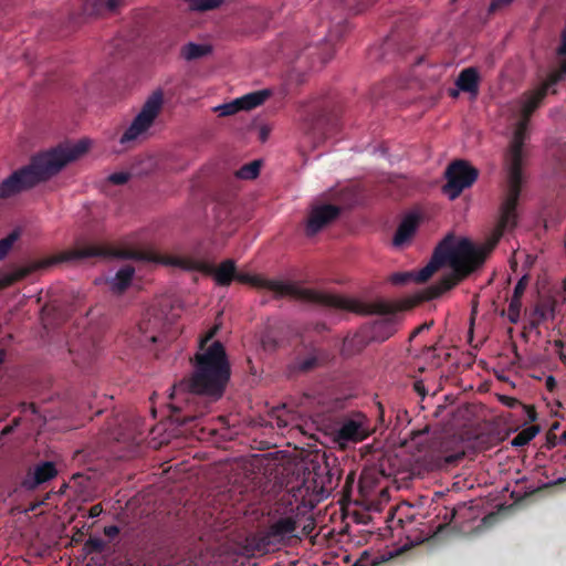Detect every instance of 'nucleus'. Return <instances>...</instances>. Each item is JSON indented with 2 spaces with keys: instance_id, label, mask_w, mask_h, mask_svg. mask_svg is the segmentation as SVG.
<instances>
[{
  "instance_id": "de8ad7c7",
  "label": "nucleus",
  "mask_w": 566,
  "mask_h": 566,
  "mask_svg": "<svg viewBox=\"0 0 566 566\" xmlns=\"http://www.w3.org/2000/svg\"><path fill=\"white\" fill-rule=\"evenodd\" d=\"M103 512V506L101 504H95L93 506H91L90 511H88V517H97L102 514Z\"/></svg>"
},
{
  "instance_id": "ea45409f",
  "label": "nucleus",
  "mask_w": 566,
  "mask_h": 566,
  "mask_svg": "<svg viewBox=\"0 0 566 566\" xmlns=\"http://www.w3.org/2000/svg\"><path fill=\"white\" fill-rule=\"evenodd\" d=\"M527 284H528V276L527 275H523L516 283L515 287H514V291H513V296H517V297H523L524 295V292L527 287Z\"/></svg>"
},
{
  "instance_id": "8fccbe9b",
  "label": "nucleus",
  "mask_w": 566,
  "mask_h": 566,
  "mask_svg": "<svg viewBox=\"0 0 566 566\" xmlns=\"http://www.w3.org/2000/svg\"><path fill=\"white\" fill-rule=\"evenodd\" d=\"M314 528H315L314 521H313V520H311L307 524H305V525L303 526V528H302V534H303L304 536H308V535L313 532V530H314Z\"/></svg>"
},
{
  "instance_id": "a19ab883",
  "label": "nucleus",
  "mask_w": 566,
  "mask_h": 566,
  "mask_svg": "<svg viewBox=\"0 0 566 566\" xmlns=\"http://www.w3.org/2000/svg\"><path fill=\"white\" fill-rule=\"evenodd\" d=\"M129 174L120 171V172H114L108 176V181L114 185H124L128 181Z\"/></svg>"
},
{
  "instance_id": "c85d7f7f",
  "label": "nucleus",
  "mask_w": 566,
  "mask_h": 566,
  "mask_svg": "<svg viewBox=\"0 0 566 566\" xmlns=\"http://www.w3.org/2000/svg\"><path fill=\"white\" fill-rule=\"evenodd\" d=\"M260 168H261L260 161L253 160L249 164L243 165L239 170H237L235 176L239 179L252 180L259 176Z\"/></svg>"
},
{
  "instance_id": "5701e85b",
  "label": "nucleus",
  "mask_w": 566,
  "mask_h": 566,
  "mask_svg": "<svg viewBox=\"0 0 566 566\" xmlns=\"http://www.w3.org/2000/svg\"><path fill=\"white\" fill-rule=\"evenodd\" d=\"M123 3L124 0H87L83 10L87 15H103L116 11Z\"/></svg>"
},
{
  "instance_id": "b1692460",
  "label": "nucleus",
  "mask_w": 566,
  "mask_h": 566,
  "mask_svg": "<svg viewBox=\"0 0 566 566\" xmlns=\"http://www.w3.org/2000/svg\"><path fill=\"white\" fill-rule=\"evenodd\" d=\"M135 269L130 265H125L119 269L115 277L111 282V289L117 294H122L130 285Z\"/></svg>"
},
{
  "instance_id": "e433bc0d",
  "label": "nucleus",
  "mask_w": 566,
  "mask_h": 566,
  "mask_svg": "<svg viewBox=\"0 0 566 566\" xmlns=\"http://www.w3.org/2000/svg\"><path fill=\"white\" fill-rule=\"evenodd\" d=\"M515 0H492L488 12L489 14H494L501 10L509 8Z\"/></svg>"
},
{
  "instance_id": "4be33fe9",
  "label": "nucleus",
  "mask_w": 566,
  "mask_h": 566,
  "mask_svg": "<svg viewBox=\"0 0 566 566\" xmlns=\"http://www.w3.org/2000/svg\"><path fill=\"white\" fill-rule=\"evenodd\" d=\"M480 76L475 67H467L460 72L455 85L462 92L476 96L479 93Z\"/></svg>"
},
{
  "instance_id": "49530a36",
  "label": "nucleus",
  "mask_w": 566,
  "mask_h": 566,
  "mask_svg": "<svg viewBox=\"0 0 566 566\" xmlns=\"http://www.w3.org/2000/svg\"><path fill=\"white\" fill-rule=\"evenodd\" d=\"M526 411V416L530 422H534L537 419V412L533 406H523Z\"/></svg>"
},
{
  "instance_id": "603ef678",
  "label": "nucleus",
  "mask_w": 566,
  "mask_h": 566,
  "mask_svg": "<svg viewBox=\"0 0 566 566\" xmlns=\"http://www.w3.org/2000/svg\"><path fill=\"white\" fill-rule=\"evenodd\" d=\"M506 405L511 408L515 407L516 405H520V401L515 398H509L506 397Z\"/></svg>"
},
{
  "instance_id": "c756f323",
  "label": "nucleus",
  "mask_w": 566,
  "mask_h": 566,
  "mask_svg": "<svg viewBox=\"0 0 566 566\" xmlns=\"http://www.w3.org/2000/svg\"><path fill=\"white\" fill-rule=\"evenodd\" d=\"M548 315H551L552 318H554L555 315L554 305L548 302L537 303L530 314V316L539 319L542 323L547 319Z\"/></svg>"
},
{
  "instance_id": "6ab92c4d",
  "label": "nucleus",
  "mask_w": 566,
  "mask_h": 566,
  "mask_svg": "<svg viewBox=\"0 0 566 566\" xmlns=\"http://www.w3.org/2000/svg\"><path fill=\"white\" fill-rule=\"evenodd\" d=\"M419 218L416 214H408L399 223L392 243L395 247H401L408 242L417 231Z\"/></svg>"
},
{
  "instance_id": "37998d69",
  "label": "nucleus",
  "mask_w": 566,
  "mask_h": 566,
  "mask_svg": "<svg viewBox=\"0 0 566 566\" xmlns=\"http://www.w3.org/2000/svg\"><path fill=\"white\" fill-rule=\"evenodd\" d=\"M432 325H433V322H430V323L426 322V323L421 324L420 326H418L417 328H415L412 331V333L410 334L409 339L411 340L412 338H415L417 335H419L423 331L430 329Z\"/></svg>"
},
{
  "instance_id": "58836bf2",
  "label": "nucleus",
  "mask_w": 566,
  "mask_h": 566,
  "mask_svg": "<svg viewBox=\"0 0 566 566\" xmlns=\"http://www.w3.org/2000/svg\"><path fill=\"white\" fill-rule=\"evenodd\" d=\"M313 475H314L313 472H311V471L307 472V478L304 479L302 488L298 489L300 493H301L302 489H305V494L310 493L311 491L312 492L316 491L317 485H316V482L314 481Z\"/></svg>"
},
{
  "instance_id": "f704fd0d",
  "label": "nucleus",
  "mask_w": 566,
  "mask_h": 566,
  "mask_svg": "<svg viewBox=\"0 0 566 566\" xmlns=\"http://www.w3.org/2000/svg\"><path fill=\"white\" fill-rule=\"evenodd\" d=\"M84 548L87 554L102 553L105 548V542L99 537H90L86 541Z\"/></svg>"
},
{
  "instance_id": "864d4df0",
  "label": "nucleus",
  "mask_w": 566,
  "mask_h": 566,
  "mask_svg": "<svg viewBox=\"0 0 566 566\" xmlns=\"http://www.w3.org/2000/svg\"><path fill=\"white\" fill-rule=\"evenodd\" d=\"M353 566H369V565L366 559L359 558Z\"/></svg>"
},
{
  "instance_id": "4d7b16f0",
  "label": "nucleus",
  "mask_w": 566,
  "mask_h": 566,
  "mask_svg": "<svg viewBox=\"0 0 566 566\" xmlns=\"http://www.w3.org/2000/svg\"><path fill=\"white\" fill-rule=\"evenodd\" d=\"M559 70L562 71V73L566 76V60H564L560 65H559Z\"/></svg>"
},
{
  "instance_id": "4c0bfd02",
  "label": "nucleus",
  "mask_w": 566,
  "mask_h": 566,
  "mask_svg": "<svg viewBox=\"0 0 566 566\" xmlns=\"http://www.w3.org/2000/svg\"><path fill=\"white\" fill-rule=\"evenodd\" d=\"M565 75L562 73V71L558 69L557 71L551 73L542 88H545L546 92L551 86L556 85Z\"/></svg>"
},
{
  "instance_id": "7c9ffc66",
  "label": "nucleus",
  "mask_w": 566,
  "mask_h": 566,
  "mask_svg": "<svg viewBox=\"0 0 566 566\" xmlns=\"http://www.w3.org/2000/svg\"><path fill=\"white\" fill-rule=\"evenodd\" d=\"M522 308V297L513 296L511 297L509 310H507V318L512 324H517L521 316Z\"/></svg>"
},
{
  "instance_id": "f3484780",
  "label": "nucleus",
  "mask_w": 566,
  "mask_h": 566,
  "mask_svg": "<svg viewBox=\"0 0 566 566\" xmlns=\"http://www.w3.org/2000/svg\"><path fill=\"white\" fill-rule=\"evenodd\" d=\"M165 327L163 317L147 313L138 323V331L142 335L140 343H157Z\"/></svg>"
},
{
  "instance_id": "7ed1b4c3",
  "label": "nucleus",
  "mask_w": 566,
  "mask_h": 566,
  "mask_svg": "<svg viewBox=\"0 0 566 566\" xmlns=\"http://www.w3.org/2000/svg\"><path fill=\"white\" fill-rule=\"evenodd\" d=\"M88 147L90 142L81 139L72 146L60 145L33 156L29 165L15 170L0 184V199L10 198L48 180L84 155Z\"/></svg>"
},
{
  "instance_id": "2f4dec72",
  "label": "nucleus",
  "mask_w": 566,
  "mask_h": 566,
  "mask_svg": "<svg viewBox=\"0 0 566 566\" xmlns=\"http://www.w3.org/2000/svg\"><path fill=\"white\" fill-rule=\"evenodd\" d=\"M273 413L275 416L276 424L279 428H286L292 424L294 416L289 410H286L285 406L276 408Z\"/></svg>"
},
{
  "instance_id": "a18cd8bd",
  "label": "nucleus",
  "mask_w": 566,
  "mask_h": 566,
  "mask_svg": "<svg viewBox=\"0 0 566 566\" xmlns=\"http://www.w3.org/2000/svg\"><path fill=\"white\" fill-rule=\"evenodd\" d=\"M104 534L108 538H114L119 534V527L116 525H108L104 527Z\"/></svg>"
},
{
  "instance_id": "0eeeda50",
  "label": "nucleus",
  "mask_w": 566,
  "mask_h": 566,
  "mask_svg": "<svg viewBox=\"0 0 566 566\" xmlns=\"http://www.w3.org/2000/svg\"><path fill=\"white\" fill-rule=\"evenodd\" d=\"M91 258H99V244L88 243L76 247L74 249L63 251L54 256L38 261L31 268H18L11 272H7L0 276V290L11 286L15 282L25 279L32 271L39 269H46L57 263L69 262L74 260H83Z\"/></svg>"
},
{
  "instance_id": "412c9836",
  "label": "nucleus",
  "mask_w": 566,
  "mask_h": 566,
  "mask_svg": "<svg viewBox=\"0 0 566 566\" xmlns=\"http://www.w3.org/2000/svg\"><path fill=\"white\" fill-rule=\"evenodd\" d=\"M338 438L344 441H361L368 436V429L363 422L355 419H348L338 429Z\"/></svg>"
},
{
  "instance_id": "6e6552de",
  "label": "nucleus",
  "mask_w": 566,
  "mask_h": 566,
  "mask_svg": "<svg viewBox=\"0 0 566 566\" xmlns=\"http://www.w3.org/2000/svg\"><path fill=\"white\" fill-rule=\"evenodd\" d=\"M234 280L249 284L256 289H264L274 293L275 297L290 296L295 300L316 304L319 292L311 289H304L296 283L284 282L280 280H270L260 275L249 273H238L235 271Z\"/></svg>"
},
{
  "instance_id": "5fc2aeb1",
  "label": "nucleus",
  "mask_w": 566,
  "mask_h": 566,
  "mask_svg": "<svg viewBox=\"0 0 566 566\" xmlns=\"http://www.w3.org/2000/svg\"><path fill=\"white\" fill-rule=\"evenodd\" d=\"M83 479H84V474H82V473H74L72 475L73 481L83 480Z\"/></svg>"
},
{
  "instance_id": "a878e982",
  "label": "nucleus",
  "mask_w": 566,
  "mask_h": 566,
  "mask_svg": "<svg viewBox=\"0 0 566 566\" xmlns=\"http://www.w3.org/2000/svg\"><path fill=\"white\" fill-rule=\"evenodd\" d=\"M209 52V45L190 42L182 46L181 56L187 61H192L207 55Z\"/></svg>"
},
{
  "instance_id": "f03ea898",
  "label": "nucleus",
  "mask_w": 566,
  "mask_h": 566,
  "mask_svg": "<svg viewBox=\"0 0 566 566\" xmlns=\"http://www.w3.org/2000/svg\"><path fill=\"white\" fill-rule=\"evenodd\" d=\"M195 370L192 375L174 385L171 398L182 395L185 407L171 405L176 420L188 424L207 412L206 398L212 401L222 397L230 380L231 367L221 342L214 340L207 349L195 355Z\"/></svg>"
},
{
  "instance_id": "680f3d73",
  "label": "nucleus",
  "mask_w": 566,
  "mask_h": 566,
  "mask_svg": "<svg viewBox=\"0 0 566 566\" xmlns=\"http://www.w3.org/2000/svg\"><path fill=\"white\" fill-rule=\"evenodd\" d=\"M554 346H555V347H558V348H562V347H563V340H560V339H556V340L554 342Z\"/></svg>"
},
{
  "instance_id": "a211bd4d",
  "label": "nucleus",
  "mask_w": 566,
  "mask_h": 566,
  "mask_svg": "<svg viewBox=\"0 0 566 566\" xmlns=\"http://www.w3.org/2000/svg\"><path fill=\"white\" fill-rule=\"evenodd\" d=\"M450 442H444L437 454L433 455V465L437 469H449L457 465L463 458L464 451L462 449L451 450Z\"/></svg>"
},
{
  "instance_id": "20e7f679",
  "label": "nucleus",
  "mask_w": 566,
  "mask_h": 566,
  "mask_svg": "<svg viewBox=\"0 0 566 566\" xmlns=\"http://www.w3.org/2000/svg\"><path fill=\"white\" fill-rule=\"evenodd\" d=\"M546 96V90L541 88L531 94L522 106V118L518 120L513 137L505 153L506 188L502 201L504 205V219H507L512 211H516L522 184H523V160L524 144L527 138V126L530 116L541 105Z\"/></svg>"
},
{
  "instance_id": "423d86ee",
  "label": "nucleus",
  "mask_w": 566,
  "mask_h": 566,
  "mask_svg": "<svg viewBox=\"0 0 566 566\" xmlns=\"http://www.w3.org/2000/svg\"><path fill=\"white\" fill-rule=\"evenodd\" d=\"M348 23L343 21L335 25L333 30L329 31L328 38L324 40V43L318 44H305L301 46L300 43H296L294 40L285 39L281 51L287 56L291 61H300L303 57L310 60V66L314 67L316 62L321 64L327 63L334 54L333 42L335 40H339L343 34L346 32Z\"/></svg>"
},
{
  "instance_id": "aec40b11",
  "label": "nucleus",
  "mask_w": 566,
  "mask_h": 566,
  "mask_svg": "<svg viewBox=\"0 0 566 566\" xmlns=\"http://www.w3.org/2000/svg\"><path fill=\"white\" fill-rule=\"evenodd\" d=\"M296 528L297 522L294 516L281 517L269 527L268 536L271 542H280L286 536L292 535Z\"/></svg>"
},
{
  "instance_id": "f8f14e48",
  "label": "nucleus",
  "mask_w": 566,
  "mask_h": 566,
  "mask_svg": "<svg viewBox=\"0 0 566 566\" xmlns=\"http://www.w3.org/2000/svg\"><path fill=\"white\" fill-rule=\"evenodd\" d=\"M57 474L59 471L54 462L40 461L28 468L20 481V488L27 492H34L55 479Z\"/></svg>"
},
{
  "instance_id": "6e6d98bb",
  "label": "nucleus",
  "mask_w": 566,
  "mask_h": 566,
  "mask_svg": "<svg viewBox=\"0 0 566 566\" xmlns=\"http://www.w3.org/2000/svg\"><path fill=\"white\" fill-rule=\"evenodd\" d=\"M7 353L3 349H0V366L4 363Z\"/></svg>"
},
{
  "instance_id": "ddd939ff",
  "label": "nucleus",
  "mask_w": 566,
  "mask_h": 566,
  "mask_svg": "<svg viewBox=\"0 0 566 566\" xmlns=\"http://www.w3.org/2000/svg\"><path fill=\"white\" fill-rule=\"evenodd\" d=\"M336 126L334 117L329 116L324 109L310 115L304 123L305 137L312 143V147H317Z\"/></svg>"
},
{
  "instance_id": "79ce46f5",
  "label": "nucleus",
  "mask_w": 566,
  "mask_h": 566,
  "mask_svg": "<svg viewBox=\"0 0 566 566\" xmlns=\"http://www.w3.org/2000/svg\"><path fill=\"white\" fill-rule=\"evenodd\" d=\"M216 333H217V327H213L203 337L200 338L199 350L207 349V347H208L207 344L214 337Z\"/></svg>"
},
{
  "instance_id": "c9c22d12",
  "label": "nucleus",
  "mask_w": 566,
  "mask_h": 566,
  "mask_svg": "<svg viewBox=\"0 0 566 566\" xmlns=\"http://www.w3.org/2000/svg\"><path fill=\"white\" fill-rule=\"evenodd\" d=\"M413 272H397L390 275L389 281L394 285H405L413 281Z\"/></svg>"
},
{
  "instance_id": "72a5a7b5",
  "label": "nucleus",
  "mask_w": 566,
  "mask_h": 566,
  "mask_svg": "<svg viewBox=\"0 0 566 566\" xmlns=\"http://www.w3.org/2000/svg\"><path fill=\"white\" fill-rule=\"evenodd\" d=\"M214 111L218 112L220 116H230L241 111V108L238 98H235L230 103H226L216 107Z\"/></svg>"
},
{
  "instance_id": "c03bdc74",
  "label": "nucleus",
  "mask_w": 566,
  "mask_h": 566,
  "mask_svg": "<svg viewBox=\"0 0 566 566\" xmlns=\"http://www.w3.org/2000/svg\"><path fill=\"white\" fill-rule=\"evenodd\" d=\"M413 390L421 397L424 398L427 396V390L422 380H416L413 382Z\"/></svg>"
},
{
  "instance_id": "2eb2a0df",
  "label": "nucleus",
  "mask_w": 566,
  "mask_h": 566,
  "mask_svg": "<svg viewBox=\"0 0 566 566\" xmlns=\"http://www.w3.org/2000/svg\"><path fill=\"white\" fill-rule=\"evenodd\" d=\"M340 208L336 205L313 206L305 224V233L313 237L336 220L340 214Z\"/></svg>"
},
{
  "instance_id": "393cba45",
  "label": "nucleus",
  "mask_w": 566,
  "mask_h": 566,
  "mask_svg": "<svg viewBox=\"0 0 566 566\" xmlns=\"http://www.w3.org/2000/svg\"><path fill=\"white\" fill-rule=\"evenodd\" d=\"M270 96V91L261 90L248 93L241 97H238V102L241 111H251L262 105Z\"/></svg>"
},
{
  "instance_id": "3c124183",
  "label": "nucleus",
  "mask_w": 566,
  "mask_h": 566,
  "mask_svg": "<svg viewBox=\"0 0 566 566\" xmlns=\"http://www.w3.org/2000/svg\"><path fill=\"white\" fill-rule=\"evenodd\" d=\"M15 424H17V422L14 424H12V426H6L1 430L0 436H8V434H10L13 431Z\"/></svg>"
},
{
  "instance_id": "1a4fd4ad",
  "label": "nucleus",
  "mask_w": 566,
  "mask_h": 566,
  "mask_svg": "<svg viewBox=\"0 0 566 566\" xmlns=\"http://www.w3.org/2000/svg\"><path fill=\"white\" fill-rule=\"evenodd\" d=\"M164 105V95L161 91H155L145 101L139 113L135 116L132 124L125 129L119 138V144L125 148L132 147L147 130L153 126L155 119L160 114Z\"/></svg>"
},
{
  "instance_id": "09e8293b",
  "label": "nucleus",
  "mask_w": 566,
  "mask_h": 566,
  "mask_svg": "<svg viewBox=\"0 0 566 566\" xmlns=\"http://www.w3.org/2000/svg\"><path fill=\"white\" fill-rule=\"evenodd\" d=\"M541 324H542V322L539 319H537L533 316H530L528 325L525 326L524 329H530V331L537 329Z\"/></svg>"
},
{
  "instance_id": "39448f33",
  "label": "nucleus",
  "mask_w": 566,
  "mask_h": 566,
  "mask_svg": "<svg viewBox=\"0 0 566 566\" xmlns=\"http://www.w3.org/2000/svg\"><path fill=\"white\" fill-rule=\"evenodd\" d=\"M316 304L361 315H380L381 317L373 324V338L378 342L388 339L397 331L398 308L386 301L365 303L355 298L319 292Z\"/></svg>"
},
{
  "instance_id": "e2e57ef3",
  "label": "nucleus",
  "mask_w": 566,
  "mask_h": 566,
  "mask_svg": "<svg viewBox=\"0 0 566 566\" xmlns=\"http://www.w3.org/2000/svg\"><path fill=\"white\" fill-rule=\"evenodd\" d=\"M449 94L451 97H458V95H459L458 91H455V90H451Z\"/></svg>"
},
{
  "instance_id": "cd10ccee",
  "label": "nucleus",
  "mask_w": 566,
  "mask_h": 566,
  "mask_svg": "<svg viewBox=\"0 0 566 566\" xmlns=\"http://www.w3.org/2000/svg\"><path fill=\"white\" fill-rule=\"evenodd\" d=\"M223 0H186L188 9L197 12H206L220 7Z\"/></svg>"
},
{
  "instance_id": "dca6fc26",
  "label": "nucleus",
  "mask_w": 566,
  "mask_h": 566,
  "mask_svg": "<svg viewBox=\"0 0 566 566\" xmlns=\"http://www.w3.org/2000/svg\"><path fill=\"white\" fill-rule=\"evenodd\" d=\"M69 352L73 356L74 364L85 368L96 357L98 347L95 340L85 334L78 340L69 344Z\"/></svg>"
},
{
  "instance_id": "4468645a",
  "label": "nucleus",
  "mask_w": 566,
  "mask_h": 566,
  "mask_svg": "<svg viewBox=\"0 0 566 566\" xmlns=\"http://www.w3.org/2000/svg\"><path fill=\"white\" fill-rule=\"evenodd\" d=\"M329 359L327 350L317 346H307L300 352L290 365V371L307 374L322 366Z\"/></svg>"
},
{
  "instance_id": "bf43d9fd",
  "label": "nucleus",
  "mask_w": 566,
  "mask_h": 566,
  "mask_svg": "<svg viewBox=\"0 0 566 566\" xmlns=\"http://www.w3.org/2000/svg\"><path fill=\"white\" fill-rule=\"evenodd\" d=\"M559 443L566 444V430L559 437Z\"/></svg>"
},
{
  "instance_id": "9b49d317",
  "label": "nucleus",
  "mask_w": 566,
  "mask_h": 566,
  "mask_svg": "<svg viewBox=\"0 0 566 566\" xmlns=\"http://www.w3.org/2000/svg\"><path fill=\"white\" fill-rule=\"evenodd\" d=\"M446 185L442 192L450 199H457L461 192L471 187L479 177V170L471 166L469 161L457 159L452 161L446 169Z\"/></svg>"
},
{
  "instance_id": "13d9d810",
  "label": "nucleus",
  "mask_w": 566,
  "mask_h": 566,
  "mask_svg": "<svg viewBox=\"0 0 566 566\" xmlns=\"http://www.w3.org/2000/svg\"><path fill=\"white\" fill-rule=\"evenodd\" d=\"M69 488V484L67 483H63L59 490V494H64L66 489Z\"/></svg>"
},
{
  "instance_id": "0e129e2a",
  "label": "nucleus",
  "mask_w": 566,
  "mask_h": 566,
  "mask_svg": "<svg viewBox=\"0 0 566 566\" xmlns=\"http://www.w3.org/2000/svg\"><path fill=\"white\" fill-rule=\"evenodd\" d=\"M266 136H268V133L264 129H262L261 130V138L264 140L266 138Z\"/></svg>"
},
{
  "instance_id": "473e14b6",
  "label": "nucleus",
  "mask_w": 566,
  "mask_h": 566,
  "mask_svg": "<svg viewBox=\"0 0 566 566\" xmlns=\"http://www.w3.org/2000/svg\"><path fill=\"white\" fill-rule=\"evenodd\" d=\"M20 233L14 230L9 233L6 238L0 240V261L7 256L9 251L12 249L14 242L18 240Z\"/></svg>"
},
{
  "instance_id": "052dcab7",
  "label": "nucleus",
  "mask_w": 566,
  "mask_h": 566,
  "mask_svg": "<svg viewBox=\"0 0 566 566\" xmlns=\"http://www.w3.org/2000/svg\"><path fill=\"white\" fill-rule=\"evenodd\" d=\"M555 384V380L553 377H548L546 380V385L548 388H551Z\"/></svg>"
},
{
  "instance_id": "bb28decb",
  "label": "nucleus",
  "mask_w": 566,
  "mask_h": 566,
  "mask_svg": "<svg viewBox=\"0 0 566 566\" xmlns=\"http://www.w3.org/2000/svg\"><path fill=\"white\" fill-rule=\"evenodd\" d=\"M539 432L538 426H530L520 431L511 441L513 447L520 448L528 444Z\"/></svg>"
},
{
  "instance_id": "f257e3e1",
  "label": "nucleus",
  "mask_w": 566,
  "mask_h": 566,
  "mask_svg": "<svg viewBox=\"0 0 566 566\" xmlns=\"http://www.w3.org/2000/svg\"><path fill=\"white\" fill-rule=\"evenodd\" d=\"M516 223L517 212L513 210L509 218L504 219V205L501 203L499 222L484 245L478 247L469 239H461L454 243L452 235L446 237L434 249L430 262L418 272H413V282H426L444 264H449L452 271L444 274L437 283L426 287L421 292L419 301L437 298L454 287L485 261L486 255L496 247L504 231L515 228Z\"/></svg>"
},
{
  "instance_id": "9d476101",
  "label": "nucleus",
  "mask_w": 566,
  "mask_h": 566,
  "mask_svg": "<svg viewBox=\"0 0 566 566\" xmlns=\"http://www.w3.org/2000/svg\"><path fill=\"white\" fill-rule=\"evenodd\" d=\"M167 263L186 271H198L203 274L213 275L217 284L220 286H229L234 280L237 271L235 263L231 259L221 262L218 268L190 256H172L168 259Z\"/></svg>"
}]
</instances>
